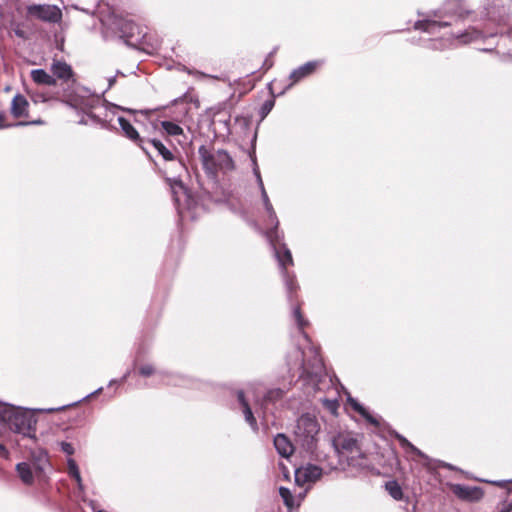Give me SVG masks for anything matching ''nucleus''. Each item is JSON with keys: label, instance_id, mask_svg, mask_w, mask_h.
Listing matches in <instances>:
<instances>
[{"label": "nucleus", "instance_id": "obj_21", "mask_svg": "<svg viewBox=\"0 0 512 512\" xmlns=\"http://www.w3.org/2000/svg\"><path fill=\"white\" fill-rule=\"evenodd\" d=\"M51 70L54 76L63 81H68L73 76L71 66L64 61H54Z\"/></svg>", "mask_w": 512, "mask_h": 512}, {"label": "nucleus", "instance_id": "obj_3", "mask_svg": "<svg viewBox=\"0 0 512 512\" xmlns=\"http://www.w3.org/2000/svg\"><path fill=\"white\" fill-rule=\"evenodd\" d=\"M469 12L464 10L462 0H446L443 6L433 11L425 19L419 20L414 27L429 34H435L441 28H446L459 19H463Z\"/></svg>", "mask_w": 512, "mask_h": 512}, {"label": "nucleus", "instance_id": "obj_43", "mask_svg": "<svg viewBox=\"0 0 512 512\" xmlns=\"http://www.w3.org/2000/svg\"><path fill=\"white\" fill-rule=\"evenodd\" d=\"M256 177V180H257V183H258V186H259V189L260 191L262 190V187H264V183H263V180H262V177H261V174H258Z\"/></svg>", "mask_w": 512, "mask_h": 512}, {"label": "nucleus", "instance_id": "obj_23", "mask_svg": "<svg viewBox=\"0 0 512 512\" xmlns=\"http://www.w3.org/2000/svg\"><path fill=\"white\" fill-rule=\"evenodd\" d=\"M31 78L36 84L55 86L56 79L48 74L44 69H34L31 71Z\"/></svg>", "mask_w": 512, "mask_h": 512}, {"label": "nucleus", "instance_id": "obj_41", "mask_svg": "<svg viewBox=\"0 0 512 512\" xmlns=\"http://www.w3.org/2000/svg\"><path fill=\"white\" fill-rule=\"evenodd\" d=\"M512 511V503H504L503 507L501 508L500 512H511Z\"/></svg>", "mask_w": 512, "mask_h": 512}, {"label": "nucleus", "instance_id": "obj_42", "mask_svg": "<svg viewBox=\"0 0 512 512\" xmlns=\"http://www.w3.org/2000/svg\"><path fill=\"white\" fill-rule=\"evenodd\" d=\"M42 123L41 120H36V121H32V122H18L15 124V126H24V125H29V124H40Z\"/></svg>", "mask_w": 512, "mask_h": 512}, {"label": "nucleus", "instance_id": "obj_35", "mask_svg": "<svg viewBox=\"0 0 512 512\" xmlns=\"http://www.w3.org/2000/svg\"><path fill=\"white\" fill-rule=\"evenodd\" d=\"M61 449L67 455H72L74 453V447L69 442H61Z\"/></svg>", "mask_w": 512, "mask_h": 512}, {"label": "nucleus", "instance_id": "obj_31", "mask_svg": "<svg viewBox=\"0 0 512 512\" xmlns=\"http://www.w3.org/2000/svg\"><path fill=\"white\" fill-rule=\"evenodd\" d=\"M323 406L333 415L337 413L339 408V401L337 397L334 398H320Z\"/></svg>", "mask_w": 512, "mask_h": 512}, {"label": "nucleus", "instance_id": "obj_34", "mask_svg": "<svg viewBox=\"0 0 512 512\" xmlns=\"http://www.w3.org/2000/svg\"><path fill=\"white\" fill-rule=\"evenodd\" d=\"M158 376L167 385H170V384L171 385H177V384H179V381L175 377H173L171 375H166V374H164L162 372H159Z\"/></svg>", "mask_w": 512, "mask_h": 512}, {"label": "nucleus", "instance_id": "obj_46", "mask_svg": "<svg viewBox=\"0 0 512 512\" xmlns=\"http://www.w3.org/2000/svg\"><path fill=\"white\" fill-rule=\"evenodd\" d=\"M253 163H254L253 173H254L255 176H257L258 174H260V171H259V168H258L257 163H256L255 160L253 161Z\"/></svg>", "mask_w": 512, "mask_h": 512}, {"label": "nucleus", "instance_id": "obj_32", "mask_svg": "<svg viewBox=\"0 0 512 512\" xmlns=\"http://www.w3.org/2000/svg\"><path fill=\"white\" fill-rule=\"evenodd\" d=\"M279 494H280L281 498L283 499L284 504L287 507H289V508L293 507V505H294V497H293L291 491L288 488L283 487V486L280 487L279 488Z\"/></svg>", "mask_w": 512, "mask_h": 512}, {"label": "nucleus", "instance_id": "obj_36", "mask_svg": "<svg viewBox=\"0 0 512 512\" xmlns=\"http://www.w3.org/2000/svg\"><path fill=\"white\" fill-rule=\"evenodd\" d=\"M129 374H130V372L128 371V372H126V373L123 375V377H122L120 380H115V379L111 380V381L109 382V385H108V386H109V387H111V386H113V385H115V384H121V383L125 382V381H126V379H127V378H128V376H129Z\"/></svg>", "mask_w": 512, "mask_h": 512}, {"label": "nucleus", "instance_id": "obj_7", "mask_svg": "<svg viewBox=\"0 0 512 512\" xmlns=\"http://www.w3.org/2000/svg\"><path fill=\"white\" fill-rule=\"evenodd\" d=\"M320 426L317 419L310 414L301 415L294 427L295 443L307 452H313L316 448Z\"/></svg>", "mask_w": 512, "mask_h": 512}, {"label": "nucleus", "instance_id": "obj_12", "mask_svg": "<svg viewBox=\"0 0 512 512\" xmlns=\"http://www.w3.org/2000/svg\"><path fill=\"white\" fill-rule=\"evenodd\" d=\"M47 463L46 454H41L37 463L33 464V467L26 462H21L16 465V470L20 479L27 485L33 482V470L36 474L44 470V466Z\"/></svg>", "mask_w": 512, "mask_h": 512}, {"label": "nucleus", "instance_id": "obj_27", "mask_svg": "<svg viewBox=\"0 0 512 512\" xmlns=\"http://www.w3.org/2000/svg\"><path fill=\"white\" fill-rule=\"evenodd\" d=\"M385 488H386L387 492L389 493V495L394 500H397V501L402 500L403 491H402L401 486L399 485V483L396 480L388 481L385 484Z\"/></svg>", "mask_w": 512, "mask_h": 512}, {"label": "nucleus", "instance_id": "obj_29", "mask_svg": "<svg viewBox=\"0 0 512 512\" xmlns=\"http://www.w3.org/2000/svg\"><path fill=\"white\" fill-rule=\"evenodd\" d=\"M275 84H276L275 82H272V83L269 84V89H270L273 97H275V94H274V91H273V87H274ZM274 104H275L274 98L266 100L262 104L261 109H260V114H261L262 118L266 117L270 113V111L274 107Z\"/></svg>", "mask_w": 512, "mask_h": 512}, {"label": "nucleus", "instance_id": "obj_8", "mask_svg": "<svg viewBox=\"0 0 512 512\" xmlns=\"http://www.w3.org/2000/svg\"><path fill=\"white\" fill-rule=\"evenodd\" d=\"M484 37L485 35L483 34L482 31L476 29L475 27H469L463 32L455 34L450 38L431 40L429 47L435 50H443L445 48L453 46L455 43L469 44Z\"/></svg>", "mask_w": 512, "mask_h": 512}, {"label": "nucleus", "instance_id": "obj_22", "mask_svg": "<svg viewBox=\"0 0 512 512\" xmlns=\"http://www.w3.org/2000/svg\"><path fill=\"white\" fill-rule=\"evenodd\" d=\"M395 437L399 441L401 448L405 451L407 455H415L425 460L429 459L426 454H424L421 450H419L401 434L396 433Z\"/></svg>", "mask_w": 512, "mask_h": 512}, {"label": "nucleus", "instance_id": "obj_50", "mask_svg": "<svg viewBox=\"0 0 512 512\" xmlns=\"http://www.w3.org/2000/svg\"><path fill=\"white\" fill-rule=\"evenodd\" d=\"M509 482L512 483V480H509ZM496 485L498 486H504L506 483H508V481H498V482H494Z\"/></svg>", "mask_w": 512, "mask_h": 512}, {"label": "nucleus", "instance_id": "obj_4", "mask_svg": "<svg viewBox=\"0 0 512 512\" xmlns=\"http://www.w3.org/2000/svg\"><path fill=\"white\" fill-rule=\"evenodd\" d=\"M332 445L340 465L358 471L370 469L371 464L368 457L360 448L358 439L353 434L339 433L333 438Z\"/></svg>", "mask_w": 512, "mask_h": 512}, {"label": "nucleus", "instance_id": "obj_2", "mask_svg": "<svg viewBox=\"0 0 512 512\" xmlns=\"http://www.w3.org/2000/svg\"><path fill=\"white\" fill-rule=\"evenodd\" d=\"M288 372L292 377L314 380L323 370V361L315 346H309L306 351L294 347L286 357Z\"/></svg>", "mask_w": 512, "mask_h": 512}, {"label": "nucleus", "instance_id": "obj_37", "mask_svg": "<svg viewBox=\"0 0 512 512\" xmlns=\"http://www.w3.org/2000/svg\"><path fill=\"white\" fill-rule=\"evenodd\" d=\"M180 101H190V102H193L194 99L192 96H189L188 94H184L182 97L180 98H177V99H174L173 100V104H178Z\"/></svg>", "mask_w": 512, "mask_h": 512}, {"label": "nucleus", "instance_id": "obj_17", "mask_svg": "<svg viewBox=\"0 0 512 512\" xmlns=\"http://www.w3.org/2000/svg\"><path fill=\"white\" fill-rule=\"evenodd\" d=\"M118 123L124 135L131 141L137 143L143 151L148 153L147 148L144 146V140L140 138L139 133L132 124L122 116L118 117Z\"/></svg>", "mask_w": 512, "mask_h": 512}, {"label": "nucleus", "instance_id": "obj_40", "mask_svg": "<svg viewBox=\"0 0 512 512\" xmlns=\"http://www.w3.org/2000/svg\"><path fill=\"white\" fill-rule=\"evenodd\" d=\"M8 456H9L8 450L6 449V447L4 445H2L0 443V457L6 459V458H8Z\"/></svg>", "mask_w": 512, "mask_h": 512}, {"label": "nucleus", "instance_id": "obj_26", "mask_svg": "<svg viewBox=\"0 0 512 512\" xmlns=\"http://www.w3.org/2000/svg\"><path fill=\"white\" fill-rule=\"evenodd\" d=\"M68 475L77 482V486L80 490L83 489L82 478L76 461L72 458L67 460Z\"/></svg>", "mask_w": 512, "mask_h": 512}, {"label": "nucleus", "instance_id": "obj_39", "mask_svg": "<svg viewBox=\"0 0 512 512\" xmlns=\"http://www.w3.org/2000/svg\"><path fill=\"white\" fill-rule=\"evenodd\" d=\"M114 109H121L120 106H117V105H114V104H109V108L108 107H105V118L108 116V111L112 112L114 114V112L112 110ZM122 111H125V108H122Z\"/></svg>", "mask_w": 512, "mask_h": 512}, {"label": "nucleus", "instance_id": "obj_52", "mask_svg": "<svg viewBox=\"0 0 512 512\" xmlns=\"http://www.w3.org/2000/svg\"><path fill=\"white\" fill-rule=\"evenodd\" d=\"M444 466H445V467H447V468H449V469H451V470H452V469H454V467H453L452 465H450V464H446V465H444Z\"/></svg>", "mask_w": 512, "mask_h": 512}, {"label": "nucleus", "instance_id": "obj_16", "mask_svg": "<svg viewBox=\"0 0 512 512\" xmlns=\"http://www.w3.org/2000/svg\"><path fill=\"white\" fill-rule=\"evenodd\" d=\"M148 144L151 145L165 161L171 162L176 171L185 170L182 162L176 160L173 153L160 140L151 139L148 140Z\"/></svg>", "mask_w": 512, "mask_h": 512}, {"label": "nucleus", "instance_id": "obj_28", "mask_svg": "<svg viewBox=\"0 0 512 512\" xmlns=\"http://www.w3.org/2000/svg\"><path fill=\"white\" fill-rule=\"evenodd\" d=\"M293 316L295 318V321L297 323V326L300 330V333L302 334L303 338L309 342L308 335L303 331L304 327L308 324V322L303 318L301 314V310L299 306H295L293 308Z\"/></svg>", "mask_w": 512, "mask_h": 512}, {"label": "nucleus", "instance_id": "obj_51", "mask_svg": "<svg viewBox=\"0 0 512 512\" xmlns=\"http://www.w3.org/2000/svg\"><path fill=\"white\" fill-rule=\"evenodd\" d=\"M277 52V48L275 47L270 53H269V57H273V55Z\"/></svg>", "mask_w": 512, "mask_h": 512}, {"label": "nucleus", "instance_id": "obj_30", "mask_svg": "<svg viewBox=\"0 0 512 512\" xmlns=\"http://www.w3.org/2000/svg\"><path fill=\"white\" fill-rule=\"evenodd\" d=\"M137 29L138 26L135 23L131 21L123 22L121 27L122 37H125L127 40L133 38Z\"/></svg>", "mask_w": 512, "mask_h": 512}, {"label": "nucleus", "instance_id": "obj_25", "mask_svg": "<svg viewBox=\"0 0 512 512\" xmlns=\"http://www.w3.org/2000/svg\"><path fill=\"white\" fill-rule=\"evenodd\" d=\"M349 402L352 406V408L358 412L363 418H365L370 424L374 425V426H379V421L377 420L376 417H374L373 415H371L369 413V411L363 406L361 405L360 403H358L356 400L352 399V398H349Z\"/></svg>", "mask_w": 512, "mask_h": 512}, {"label": "nucleus", "instance_id": "obj_19", "mask_svg": "<svg viewBox=\"0 0 512 512\" xmlns=\"http://www.w3.org/2000/svg\"><path fill=\"white\" fill-rule=\"evenodd\" d=\"M274 446L279 455L288 458L292 455L294 447L289 438L284 434H277L274 437Z\"/></svg>", "mask_w": 512, "mask_h": 512}, {"label": "nucleus", "instance_id": "obj_45", "mask_svg": "<svg viewBox=\"0 0 512 512\" xmlns=\"http://www.w3.org/2000/svg\"><path fill=\"white\" fill-rule=\"evenodd\" d=\"M115 82H116V76L110 77L108 79V88H111Z\"/></svg>", "mask_w": 512, "mask_h": 512}, {"label": "nucleus", "instance_id": "obj_9", "mask_svg": "<svg viewBox=\"0 0 512 512\" xmlns=\"http://www.w3.org/2000/svg\"><path fill=\"white\" fill-rule=\"evenodd\" d=\"M27 12L43 21L56 23L61 19V10L55 5L33 4L27 7Z\"/></svg>", "mask_w": 512, "mask_h": 512}, {"label": "nucleus", "instance_id": "obj_24", "mask_svg": "<svg viewBox=\"0 0 512 512\" xmlns=\"http://www.w3.org/2000/svg\"><path fill=\"white\" fill-rule=\"evenodd\" d=\"M161 127L168 136H182L184 138V141H181L179 139V144L182 145L186 143L187 138L184 135L183 129L178 124L172 121H161Z\"/></svg>", "mask_w": 512, "mask_h": 512}, {"label": "nucleus", "instance_id": "obj_6", "mask_svg": "<svg viewBox=\"0 0 512 512\" xmlns=\"http://www.w3.org/2000/svg\"><path fill=\"white\" fill-rule=\"evenodd\" d=\"M198 154L204 171L211 178H216L219 172L227 173L235 169L233 158L224 149L201 145Z\"/></svg>", "mask_w": 512, "mask_h": 512}, {"label": "nucleus", "instance_id": "obj_13", "mask_svg": "<svg viewBox=\"0 0 512 512\" xmlns=\"http://www.w3.org/2000/svg\"><path fill=\"white\" fill-rule=\"evenodd\" d=\"M100 100L96 98L89 99L84 107L85 116H82L78 121L81 125H88L90 122L93 124L100 125L102 128L110 129L111 125L107 119H102L99 115L94 114L91 110L95 107V104H99Z\"/></svg>", "mask_w": 512, "mask_h": 512}, {"label": "nucleus", "instance_id": "obj_15", "mask_svg": "<svg viewBox=\"0 0 512 512\" xmlns=\"http://www.w3.org/2000/svg\"><path fill=\"white\" fill-rule=\"evenodd\" d=\"M452 490L458 498L466 501H478L483 497V490L476 486L455 484Z\"/></svg>", "mask_w": 512, "mask_h": 512}, {"label": "nucleus", "instance_id": "obj_33", "mask_svg": "<svg viewBox=\"0 0 512 512\" xmlns=\"http://www.w3.org/2000/svg\"><path fill=\"white\" fill-rule=\"evenodd\" d=\"M139 373L144 377H149L155 374V369L151 364H145L139 368Z\"/></svg>", "mask_w": 512, "mask_h": 512}, {"label": "nucleus", "instance_id": "obj_44", "mask_svg": "<svg viewBox=\"0 0 512 512\" xmlns=\"http://www.w3.org/2000/svg\"><path fill=\"white\" fill-rule=\"evenodd\" d=\"M256 177V180H257V183H258V186H259V189L260 191L262 190V187H264V183H263V180H262V177H261V174H258Z\"/></svg>", "mask_w": 512, "mask_h": 512}, {"label": "nucleus", "instance_id": "obj_10", "mask_svg": "<svg viewBox=\"0 0 512 512\" xmlns=\"http://www.w3.org/2000/svg\"><path fill=\"white\" fill-rule=\"evenodd\" d=\"M323 469L314 464H306L295 470V482L299 486L315 483L321 478Z\"/></svg>", "mask_w": 512, "mask_h": 512}, {"label": "nucleus", "instance_id": "obj_1", "mask_svg": "<svg viewBox=\"0 0 512 512\" xmlns=\"http://www.w3.org/2000/svg\"><path fill=\"white\" fill-rule=\"evenodd\" d=\"M261 197L263 200V204L265 210L268 214V221L272 225L266 232V237L274 251L275 257L278 261V264L281 269V274L284 280V284L286 287L288 298L291 300L292 296L298 290L299 286L297 284L296 278L294 274H290L286 266L293 265V258L291 251L288 249L285 243H283V235L279 233L278 226L279 220L277 218L276 212L270 202L268 194L265 190V187H262Z\"/></svg>", "mask_w": 512, "mask_h": 512}, {"label": "nucleus", "instance_id": "obj_18", "mask_svg": "<svg viewBox=\"0 0 512 512\" xmlns=\"http://www.w3.org/2000/svg\"><path fill=\"white\" fill-rule=\"evenodd\" d=\"M237 398L242 407L245 421L249 424V426L251 427V429L253 431H255V432L258 431V425H257L256 418L254 417V414H253L247 400L245 399V395L242 390H239L237 392Z\"/></svg>", "mask_w": 512, "mask_h": 512}, {"label": "nucleus", "instance_id": "obj_5", "mask_svg": "<svg viewBox=\"0 0 512 512\" xmlns=\"http://www.w3.org/2000/svg\"><path fill=\"white\" fill-rule=\"evenodd\" d=\"M0 422L7 424L9 429L23 436L33 437L36 421L33 415L21 408L0 402Z\"/></svg>", "mask_w": 512, "mask_h": 512}, {"label": "nucleus", "instance_id": "obj_47", "mask_svg": "<svg viewBox=\"0 0 512 512\" xmlns=\"http://www.w3.org/2000/svg\"><path fill=\"white\" fill-rule=\"evenodd\" d=\"M5 116L3 113H0V129L4 128V127H8L9 125H4L3 124V120H4Z\"/></svg>", "mask_w": 512, "mask_h": 512}, {"label": "nucleus", "instance_id": "obj_49", "mask_svg": "<svg viewBox=\"0 0 512 512\" xmlns=\"http://www.w3.org/2000/svg\"><path fill=\"white\" fill-rule=\"evenodd\" d=\"M102 389H103L102 387L96 389L94 392H92L91 394L87 395L86 398L99 394L102 391Z\"/></svg>", "mask_w": 512, "mask_h": 512}, {"label": "nucleus", "instance_id": "obj_48", "mask_svg": "<svg viewBox=\"0 0 512 512\" xmlns=\"http://www.w3.org/2000/svg\"><path fill=\"white\" fill-rule=\"evenodd\" d=\"M189 74H192V75H195V76H199V77H205L206 74L202 73V72H199V71H195V72H192V71H188Z\"/></svg>", "mask_w": 512, "mask_h": 512}, {"label": "nucleus", "instance_id": "obj_14", "mask_svg": "<svg viewBox=\"0 0 512 512\" xmlns=\"http://www.w3.org/2000/svg\"><path fill=\"white\" fill-rule=\"evenodd\" d=\"M285 395V391L280 388L270 389L264 395L261 402V409L263 410V418H267L268 414H273V406L276 405Z\"/></svg>", "mask_w": 512, "mask_h": 512}, {"label": "nucleus", "instance_id": "obj_20", "mask_svg": "<svg viewBox=\"0 0 512 512\" xmlns=\"http://www.w3.org/2000/svg\"><path fill=\"white\" fill-rule=\"evenodd\" d=\"M29 103L27 99L21 95L17 94L12 99L11 103V113L14 117L19 118L27 115Z\"/></svg>", "mask_w": 512, "mask_h": 512}, {"label": "nucleus", "instance_id": "obj_38", "mask_svg": "<svg viewBox=\"0 0 512 512\" xmlns=\"http://www.w3.org/2000/svg\"><path fill=\"white\" fill-rule=\"evenodd\" d=\"M273 60L271 57L267 56V58L263 62V68L265 71L269 70L273 66Z\"/></svg>", "mask_w": 512, "mask_h": 512}, {"label": "nucleus", "instance_id": "obj_11", "mask_svg": "<svg viewBox=\"0 0 512 512\" xmlns=\"http://www.w3.org/2000/svg\"><path fill=\"white\" fill-rule=\"evenodd\" d=\"M323 64V61L320 60H314L306 62L305 64L297 67L294 69L290 75L289 79L291 80V83L288 84L284 89L278 92V95L284 94V92L291 88L294 84L301 81L302 79L308 77L309 75L313 74L318 67H320Z\"/></svg>", "mask_w": 512, "mask_h": 512}]
</instances>
